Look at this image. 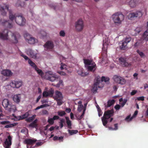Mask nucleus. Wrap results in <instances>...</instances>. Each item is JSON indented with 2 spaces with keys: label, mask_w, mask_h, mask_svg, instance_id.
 I'll list each match as a JSON object with an SVG mask.
<instances>
[{
  "label": "nucleus",
  "mask_w": 148,
  "mask_h": 148,
  "mask_svg": "<svg viewBox=\"0 0 148 148\" xmlns=\"http://www.w3.org/2000/svg\"><path fill=\"white\" fill-rule=\"evenodd\" d=\"M9 6L8 5L4 4L2 6L0 5V11L1 12V14L3 15H5L6 13L5 10L9 11V18L12 21L15 20L16 23L20 26H24L26 23V19L22 15H18L16 14H13L11 10L9 9Z\"/></svg>",
  "instance_id": "nucleus-1"
},
{
  "label": "nucleus",
  "mask_w": 148,
  "mask_h": 148,
  "mask_svg": "<svg viewBox=\"0 0 148 148\" xmlns=\"http://www.w3.org/2000/svg\"><path fill=\"white\" fill-rule=\"evenodd\" d=\"M45 78L51 82H53L57 80L59 77L57 75L56 73L51 71H48L46 72L45 75Z\"/></svg>",
  "instance_id": "nucleus-2"
},
{
  "label": "nucleus",
  "mask_w": 148,
  "mask_h": 148,
  "mask_svg": "<svg viewBox=\"0 0 148 148\" xmlns=\"http://www.w3.org/2000/svg\"><path fill=\"white\" fill-rule=\"evenodd\" d=\"M113 19L115 23H120L124 18V16L122 14L116 13L112 16Z\"/></svg>",
  "instance_id": "nucleus-3"
},
{
  "label": "nucleus",
  "mask_w": 148,
  "mask_h": 148,
  "mask_svg": "<svg viewBox=\"0 0 148 148\" xmlns=\"http://www.w3.org/2000/svg\"><path fill=\"white\" fill-rule=\"evenodd\" d=\"M143 15L141 11H136L135 12H132L130 13L128 15V18L129 19L132 20L135 18H139Z\"/></svg>",
  "instance_id": "nucleus-4"
},
{
  "label": "nucleus",
  "mask_w": 148,
  "mask_h": 148,
  "mask_svg": "<svg viewBox=\"0 0 148 148\" xmlns=\"http://www.w3.org/2000/svg\"><path fill=\"white\" fill-rule=\"evenodd\" d=\"M113 79L115 82L121 85L125 84L126 82V81L124 78L117 75H114Z\"/></svg>",
  "instance_id": "nucleus-5"
},
{
  "label": "nucleus",
  "mask_w": 148,
  "mask_h": 148,
  "mask_svg": "<svg viewBox=\"0 0 148 148\" xmlns=\"http://www.w3.org/2000/svg\"><path fill=\"white\" fill-rule=\"evenodd\" d=\"M44 47L46 50L52 51L54 47V45L52 41L48 40L44 44Z\"/></svg>",
  "instance_id": "nucleus-6"
},
{
  "label": "nucleus",
  "mask_w": 148,
  "mask_h": 148,
  "mask_svg": "<svg viewBox=\"0 0 148 148\" xmlns=\"http://www.w3.org/2000/svg\"><path fill=\"white\" fill-rule=\"evenodd\" d=\"M20 34L17 33H11V38L10 41L14 43H17L18 42V39L20 37Z\"/></svg>",
  "instance_id": "nucleus-7"
},
{
  "label": "nucleus",
  "mask_w": 148,
  "mask_h": 148,
  "mask_svg": "<svg viewBox=\"0 0 148 148\" xmlns=\"http://www.w3.org/2000/svg\"><path fill=\"white\" fill-rule=\"evenodd\" d=\"M22 84L23 82L21 81L13 80L10 83V85L12 87L18 88L22 86Z\"/></svg>",
  "instance_id": "nucleus-8"
},
{
  "label": "nucleus",
  "mask_w": 148,
  "mask_h": 148,
  "mask_svg": "<svg viewBox=\"0 0 148 148\" xmlns=\"http://www.w3.org/2000/svg\"><path fill=\"white\" fill-rule=\"evenodd\" d=\"M84 26L83 22L82 20L79 19L76 22L75 27L77 31H80L82 30Z\"/></svg>",
  "instance_id": "nucleus-9"
},
{
  "label": "nucleus",
  "mask_w": 148,
  "mask_h": 148,
  "mask_svg": "<svg viewBox=\"0 0 148 148\" xmlns=\"http://www.w3.org/2000/svg\"><path fill=\"white\" fill-rule=\"evenodd\" d=\"M131 40V38L130 37H126L123 40L120 48L121 49L124 50L127 48V44Z\"/></svg>",
  "instance_id": "nucleus-10"
},
{
  "label": "nucleus",
  "mask_w": 148,
  "mask_h": 148,
  "mask_svg": "<svg viewBox=\"0 0 148 148\" xmlns=\"http://www.w3.org/2000/svg\"><path fill=\"white\" fill-rule=\"evenodd\" d=\"M9 31L8 29H5L2 32H0V39L3 40H7L8 39V33Z\"/></svg>",
  "instance_id": "nucleus-11"
},
{
  "label": "nucleus",
  "mask_w": 148,
  "mask_h": 148,
  "mask_svg": "<svg viewBox=\"0 0 148 148\" xmlns=\"http://www.w3.org/2000/svg\"><path fill=\"white\" fill-rule=\"evenodd\" d=\"M119 60L121 66L123 67H128L131 65L130 63H129L127 62L126 59L125 58L121 57L119 58Z\"/></svg>",
  "instance_id": "nucleus-12"
},
{
  "label": "nucleus",
  "mask_w": 148,
  "mask_h": 148,
  "mask_svg": "<svg viewBox=\"0 0 148 148\" xmlns=\"http://www.w3.org/2000/svg\"><path fill=\"white\" fill-rule=\"evenodd\" d=\"M12 138L10 135L8 136L7 138L4 142V147L5 148H10L12 145Z\"/></svg>",
  "instance_id": "nucleus-13"
},
{
  "label": "nucleus",
  "mask_w": 148,
  "mask_h": 148,
  "mask_svg": "<svg viewBox=\"0 0 148 148\" xmlns=\"http://www.w3.org/2000/svg\"><path fill=\"white\" fill-rule=\"evenodd\" d=\"M114 113V112L113 110H107L105 112L103 117L106 118L107 119H108L113 115Z\"/></svg>",
  "instance_id": "nucleus-14"
},
{
  "label": "nucleus",
  "mask_w": 148,
  "mask_h": 148,
  "mask_svg": "<svg viewBox=\"0 0 148 148\" xmlns=\"http://www.w3.org/2000/svg\"><path fill=\"white\" fill-rule=\"evenodd\" d=\"M54 93L53 90H49L48 91H44L42 93V96L44 97H47L48 96L52 97Z\"/></svg>",
  "instance_id": "nucleus-15"
},
{
  "label": "nucleus",
  "mask_w": 148,
  "mask_h": 148,
  "mask_svg": "<svg viewBox=\"0 0 148 148\" xmlns=\"http://www.w3.org/2000/svg\"><path fill=\"white\" fill-rule=\"evenodd\" d=\"M101 84L99 81V78H97L96 80V82H95L93 86L92 89L94 91H97V87L99 88H101L103 87V85L101 84L100 85V84Z\"/></svg>",
  "instance_id": "nucleus-16"
},
{
  "label": "nucleus",
  "mask_w": 148,
  "mask_h": 148,
  "mask_svg": "<svg viewBox=\"0 0 148 148\" xmlns=\"http://www.w3.org/2000/svg\"><path fill=\"white\" fill-rule=\"evenodd\" d=\"M37 140L35 138L33 139H27L25 140L24 143L25 144L30 145L32 146L36 142Z\"/></svg>",
  "instance_id": "nucleus-17"
},
{
  "label": "nucleus",
  "mask_w": 148,
  "mask_h": 148,
  "mask_svg": "<svg viewBox=\"0 0 148 148\" xmlns=\"http://www.w3.org/2000/svg\"><path fill=\"white\" fill-rule=\"evenodd\" d=\"M1 24L5 27L11 28L12 27V23L9 22L8 21H5L3 22H1L0 21V24Z\"/></svg>",
  "instance_id": "nucleus-18"
},
{
  "label": "nucleus",
  "mask_w": 148,
  "mask_h": 148,
  "mask_svg": "<svg viewBox=\"0 0 148 148\" xmlns=\"http://www.w3.org/2000/svg\"><path fill=\"white\" fill-rule=\"evenodd\" d=\"M6 110H7L10 113L14 112L16 110V106L14 105L10 104L7 108L6 109Z\"/></svg>",
  "instance_id": "nucleus-19"
},
{
  "label": "nucleus",
  "mask_w": 148,
  "mask_h": 148,
  "mask_svg": "<svg viewBox=\"0 0 148 148\" xmlns=\"http://www.w3.org/2000/svg\"><path fill=\"white\" fill-rule=\"evenodd\" d=\"M1 74L6 76H10L12 75L13 73L11 71L8 69L4 70L1 72Z\"/></svg>",
  "instance_id": "nucleus-20"
},
{
  "label": "nucleus",
  "mask_w": 148,
  "mask_h": 148,
  "mask_svg": "<svg viewBox=\"0 0 148 148\" xmlns=\"http://www.w3.org/2000/svg\"><path fill=\"white\" fill-rule=\"evenodd\" d=\"M2 104L5 110H6V109L7 108L9 107V105L11 104H10L9 100L6 99H4L3 100L2 102Z\"/></svg>",
  "instance_id": "nucleus-21"
},
{
  "label": "nucleus",
  "mask_w": 148,
  "mask_h": 148,
  "mask_svg": "<svg viewBox=\"0 0 148 148\" xmlns=\"http://www.w3.org/2000/svg\"><path fill=\"white\" fill-rule=\"evenodd\" d=\"M21 98L20 94H16L14 95L13 97V100L15 102L18 103L20 101Z\"/></svg>",
  "instance_id": "nucleus-22"
},
{
  "label": "nucleus",
  "mask_w": 148,
  "mask_h": 148,
  "mask_svg": "<svg viewBox=\"0 0 148 148\" xmlns=\"http://www.w3.org/2000/svg\"><path fill=\"white\" fill-rule=\"evenodd\" d=\"M90 65L91 66H88L87 67L88 71H94L96 68V64L95 62H93Z\"/></svg>",
  "instance_id": "nucleus-23"
},
{
  "label": "nucleus",
  "mask_w": 148,
  "mask_h": 148,
  "mask_svg": "<svg viewBox=\"0 0 148 148\" xmlns=\"http://www.w3.org/2000/svg\"><path fill=\"white\" fill-rule=\"evenodd\" d=\"M55 98L57 100H62L63 98L62 95V93L58 91H56L55 92Z\"/></svg>",
  "instance_id": "nucleus-24"
},
{
  "label": "nucleus",
  "mask_w": 148,
  "mask_h": 148,
  "mask_svg": "<svg viewBox=\"0 0 148 148\" xmlns=\"http://www.w3.org/2000/svg\"><path fill=\"white\" fill-rule=\"evenodd\" d=\"M110 79L108 77H106L105 76H102L101 77V80H100V79L99 78V81L101 83V84L103 85V82L104 81L106 82H107V83L109 82Z\"/></svg>",
  "instance_id": "nucleus-25"
},
{
  "label": "nucleus",
  "mask_w": 148,
  "mask_h": 148,
  "mask_svg": "<svg viewBox=\"0 0 148 148\" xmlns=\"http://www.w3.org/2000/svg\"><path fill=\"white\" fill-rule=\"evenodd\" d=\"M77 73L79 75L84 77L86 76L88 74L87 73H85L83 71V70L82 69H80L77 71Z\"/></svg>",
  "instance_id": "nucleus-26"
},
{
  "label": "nucleus",
  "mask_w": 148,
  "mask_h": 148,
  "mask_svg": "<svg viewBox=\"0 0 148 148\" xmlns=\"http://www.w3.org/2000/svg\"><path fill=\"white\" fill-rule=\"evenodd\" d=\"M142 39L145 41H147L148 40V31L146 30L143 34Z\"/></svg>",
  "instance_id": "nucleus-27"
},
{
  "label": "nucleus",
  "mask_w": 148,
  "mask_h": 148,
  "mask_svg": "<svg viewBox=\"0 0 148 148\" xmlns=\"http://www.w3.org/2000/svg\"><path fill=\"white\" fill-rule=\"evenodd\" d=\"M84 62L86 65H90L93 62H94L92 60H89L88 59H83Z\"/></svg>",
  "instance_id": "nucleus-28"
},
{
  "label": "nucleus",
  "mask_w": 148,
  "mask_h": 148,
  "mask_svg": "<svg viewBox=\"0 0 148 148\" xmlns=\"http://www.w3.org/2000/svg\"><path fill=\"white\" fill-rule=\"evenodd\" d=\"M115 102V101L114 99L109 100L107 102V104L106 105L105 104V107L108 108L110 107Z\"/></svg>",
  "instance_id": "nucleus-29"
},
{
  "label": "nucleus",
  "mask_w": 148,
  "mask_h": 148,
  "mask_svg": "<svg viewBox=\"0 0 148 148\" xmlns=\"http://www.w3.org/2000/svg\"><path fill=\"white\" fill-rule=\"evenodd\" d=\"M65 118L66 120V123L68 127L70 129H72L71 121L69 119L68 117H66Z\"/></svg>",
  "instance_id": "nucleus-30"
},
{
  "label": "nucleus",
  "mask_w": 148,
  "mask_h": 148,
  "mask_svg": "<svg viewBox=\"0 0 148 148\" xmlns=\"http://www.w3.org/2000/svg\"><path fill=\"white\" fill-rule=\"evenodd\" d=\"M37 40L34 37H32L27 41L31 44H33L37 42Z\"/></svg>",
  "instance_id": "nucleus-31"
},
{
  "label": "nucleus",
  "mask_w": 148,
  "mask_h": 148,
  "mask_svg": "<svg viewBox=\"0 0 148 148\" xmlns=\"http://www.w3.org/2000/svg\"><path fill=\"white\" fill-rule=\"evenodd\" d=\"M34 69L35 71L37 72V73L41 76V77H43L44 75V73L43 72L42 70L39 69L37 67L36 68Z\"/></svg>",
  "instance_id": "nucleus-32"
},
{
  "label": "nucleus",
  "mask_w": 148,
  "mask_h": 148,
  "mask_svg": "<svg viewBox=\"0 0 148 148\" xmlns=\"http://www.w3.org/2000/svg\"><path fill=\"white\" fill-rule=\"evenodd\" d=\"M129 4L132 8H134L136 5V1L135 0H131L129 2Z\"/></svg>",
  "instance_id": "nucleus-33"
},
{
  "label": "nucleus",
  "mask_w": 148,
  "mask_h": 148,
  "mask_svg": "<svg viewBox=\"0 0 148 148\" xmlns=\"http://www.w3.org/2000/svg\"><path fill=\"white\" fill-rule=\"evenodd\" d=\"M29 115L28 112H26L24 114L19 116L20 120H23L28 117Z\"/></svg>",
  "instance_id": "nucleus-34"
},
{
  "label": "nucleus",
  "mask_w": 148,
  "mask_h": 148,
  "mask_svg": "<svg viewBox=\"0 0 148 148\" xmlns=\"http://www.w3.org/2000/svg\"><path fill=\"white\" fill-rule=\"evenodd\" d=\"M28 63L30 65L34 68V69L37 67L35 64L30 59H29Z\"/></svg>",
  "instance_id": "nucleus-35"
},
{
  "label": "nucleus",
  "mask_w": 148,
  "mask_h": 148,
  "mask_svg": "<svg viewBox=\"0 0 148 148\" xmlns=\"http://www.w3.org/2000/svg\"><path fill=\"white\" fill-rule=\"evenodd\" d=\"M68 132L71 135L76 134L78 132V131L77 130H68Z\"/></svg>",
  "instance_id": "nucleus-36"
},
{
  "label": "nucleus",
  "mask_w": 148,
  "mask_h": 148,
  "mask_svg": "<svg viewBox=\"0 0 148 148\" xmlns=\"http://www.w3.org/2000/svg\"><path fill=\"white\" fill-rule=\"evenodd\" d=\"M136 52L141 58H145L146 57V56L144 53L142 51H140L138 49L137 50Z\"/></svg>",
  "instance_id": "nucleus-37"
},
{
  "label": "nucleus",
  "mask_w": 148,
  "mask_h": 148,
  "mask_svg": "<svg viewBox=\"0 0 148 148\" xmlns=\"http://www.w3.org/2000/svg\"><path fill=\"white\" fill-rule=\"evenodd\" d=\"M24 37L26 41H27L32 37L31 36L27 33H25L24 35Z\"/></svg>",
  "instance_id": "nucleus-38"
},
{
  "label": "nucleus",
  "mask_w": 148,
  "mask_h": 148,
  "mask_svg": "<svg viewBox=\"0 0 148 148\" xmlns=\"http://www.w3.org/2000/svg\"><path fill=\"white\" fill-rule=\"evenodd\" d=\"M39 34L40 35V36L41 38H43L44 37H45L47 35L46 32L43 30H41L40 31Z\"/></svg>",
  "instance_id": "nucleus-39"
},
{
  "label": "nucleus",
  "mask_w": 148,
  "mask_h": 148,
  "mask_svg": "<svg viewBox=\"0 0 148 148\" xmlns=\"http://www.w3.org/2000/svg\"><path fill=\"white\" fill-rule=\"evenodd\" d=\"M107 119H106V118H105L103 117L101 118V120L103 124L105 126H106V125L108 123Z\"/></svg>",
  "instance_id": "nucleus-40"
},
{
  "label": "nucleus",
  "mask_w": 148,
  "mask_h": 148,
  "mask_svg": "<svg viewBox=\"0 0 148 148\" xmlns=\"http://www.w3.org/2000/svg\"><path fill=\"white\" fill-rule=\"evenodd\" d=\"M35 115H34L31 117H29L26 119V121L27 122H30L34 120V118L36 117Z\"/></svg>",
  "instance_id": "nucleus-41"
},
{
  "label": "nucleus",
  "mask_w": 148,
  "mask_h": 148,
  "mask_svg": "<svg viewBox=\"0 0 148 148\" xmlns=\"http://www.w3.org/2000/svg\"><path fill=\"white\" fill-rule=\"evenodd\" d=\"M58 115L60 116H62L66 114L65 112L63 110H60L58 112Z\"/></svg>",
  "instance_id": "nucleus-42"
},
{
  "label": "nucleus",
  "mask_w": 148,
  "mask_h": 148,
  "mask_svg": "<svg viewBox=\"0 0 148 148\" xmlns=\"http://www.w3.org/2000/svg\"><path fill=\"white\" fill-rule=\"evenodd\" d=\"M27 53L28 55H29L31 56H34L33 51L30 49H29L27 50Z\"/></svg>",
  "instance_id": "nucleus-43"
},
{
  "label": "nucleus",
  "mask_w": 148,
  "mask_h": 148,
  "mask_svg": "<svg viewBox=\"0 0 148 148\" xmlns=\"http://www.w3.org/2000/svg\"><path fill=\"white\" fill-rule=\"evenodd\" d=\"M60 65L61 66L60 67V69L61 70H63L64 69L66 70V66L63 63H61Z\"/></svg>",
  "instance_id": "nucleus-44"
},
{
  "label": "nucleus",
  "mask_w": 148,
  "mask_h": 148,
  "mask_svg": "<svg viewBox=\"0 0 148 148\" xmlns=\"http://www.w3.org/2000/svg\"><path fill=\"white\" fill-rule=\"evenodd\" d=\"M61 85H63V82L62 80L60 79L59 82L55 85V86L58 88L60 87Z\"/></svg>",
  "instance_id": "nucleus-45"
},
{
  "label": "nucleus",
  "mask_w": 148,
  "mask_h": 148,
  "mask_svg": "<svg viewBox=\"0 0 148 148\" xmlns=\"http://www.w3.org/2000/svg\"><path fill=\"white\" fill-rule=\"evenodd\" d=\"M16 125V124L15 123L10 124L9 125H7L5 126V128H8L9 127H14Z\"/></svg>",
  "instance_id": "nucleus-46"
},
{
  "label": "nucleus",
  "mask_w": 148,
  "mask_h": 148,
  "mask_svg": "<svg viewBox=\"0 0 148 148\" xmlns=\"http://www.w3.org/2000/svg\"><path fill=\"white\" fill-rule=\"evenodd\" d=\"M127 99H124L122 103H120L121 106L122 107H123L127 102Z\"/></svg>",
  "instance_id": "nucleus-47"
},
{
  "label": "nucleus",
  "mask_w": 148,
  "mask_h": 148,
  "mask_svg": "<svg viewBox=\"0 0 148 148\" xmlns=\"http://www.w3.org/2000/svg\"><path fill=\"white\" fill-rule=\"evenodd\" d=\"M48 122L51 125H52L54 123V120L53 118H49L48 120Z\"/></svg>",
  "instance_id": "nucleus-48"
},
{
  "label": "nucleus",
  "mask_w": 148,
  "mask_h": 148,
  "mask_svg": "<svg viewBox=\"0 0 148 148\" xmlns=\"http://www.w3.org/2000/svg\"><path fill=\"white\" fill-rule=\"evenodd\" d=\"M85 112V110H84V111H83L81 115H80L79 117L78 118H77V120H80L82 119V118H83V116L84 115Z\"/></svg>",
  "instance_id": "nucleus-49"
},
{
  "label": "nucleus",
  "mask_w": 148,
  "mask_h": 148,
  "mask_svg": "<svg viewBox=\"0 0 148 148\" xmlns=\"http://www.w3.org/2000/svg\"><path fill=\"white\" fill-rule=\"evenodd\" d=\"M140 44H141V42H140V41L138 40L135 43L134 46L135 47H136L139 46Z\"/></svg>",
  "instance_id": "nucleus-50"
},
{
  "label": "nucleus",
  "mask_w": 148,
  "mask_h": 148,
  "mask_svg": "<svg viewBox=\"0 0 148 148\" xmlns=\"http://www.w3.org/2000/svg\"><path fill=\"white\" fill-rule=\"evenodd\" d=\"M83 108V106L82 104L79 105L77 108V110L79 111H81Z\"/></svg>",
  "instance_id": "nucleus-51"
},
{
  "label": "nucleus",
  "mask_w": 148,
  "mask_h": 148,
  "mask_svg": "<svg viewBox=\"0 0 148 148\" xmlns=\"http://www.w3.org/2000/svg\"><path fill=\"white\" fill-rule=\"evenodd\" d=\"M29 127H32V128H34L36 127L37 126V124H35L34 123H33V122L30 123L29 125Z\"/></svg>",
  "instance_id": "nucleus-52"
},
{
  "label": "nucleus",
  "mask_w": 148,
  "mask_h": 148,
  "mask_svg": "<svg viewBox=\"0 0 148 148\" xmlns=\"http://www.w3.org/2000/svg\"><path fill=\"white\" fill-rule=\"evenodd\" d=\"M138 113V111H137V110L135 111L133 116L131 117V118H130V120H131L133 119V118L134 117H135V116H136V115Z\"/></svg>",
  "instance_id": "nucleus-53"
},
{
  "label": "nucleus",
  "mask_w": 148,
  "mask_h": 148,
  "mask_svg": "<svg viewBox=\"0 0 148 148\" xmlns=\"http://www.w3.org/2000/svg\"><path fill=\"white\" fill-rule=\"evenodd\" d=\"M60 35L61 36L64 37L65 36V33L64 31L62 30L60 32Z\"/></svg>",
  "instance_id": "nucleus-54"
},
{
  "label": "nucleus",
  "mask_w": 148,
  "mask_h": 148,
  "mask_svg": "<svg viewBox=\"0 0 148 148\" xmlns=\"http://www.w3.org/2000/svg\"><path fill=\"white\" fill-rule=\"evenodd\" d=\"M0 123L2 125L7 124H10V122L8 121H3L1 122Z\"/></svg>",
  "instance_id": "nucleus-55"
},
{
  "label": "nucleus",
  "mask_w": 148,
  "mask_h": 148,
  "mask_svg": "<svg viewBox=\"0 0 148 148\" xmlns=\"http://www.w3.org/2000/svg\"><path fill=\"white\" fill-rule=\"evenodd\" d=\"M121 106L118 104H117L114 106V108L116 110H118L120 109Z\"/></svg>",
  "instance_id": "nucleus-56"
},
{
  "label": "nucleus",
  "mask_w": 148,
  "mask_h": 148,
  "mask_svg": "<svg viewBox=\"0 0 148 148\" xmlns=\"http://www.w3.org/2000/svg\"><path fill=\"white\" fill-rule=\"evenodd\" d=\"M57 73L62 75H65L66 74L64 72L62 71H58Z\"/></svg>",
  "instance_id": "nucleus-57"
},
{
  "label": "nucleus",
  "mask_w": 148,
  "mask_h": 148,
  "mask_svg": "<svg viewBox=\"0 0 148 148\" xmlns=\"http://www.w3.org/2000/svg\"><path fill=\"white\" fill-rule=\"evenodd\" d=\"M21 56L23 57L26 60H28L29 59H29L27 56L23 54H21Z\"/></svg>",
  "instance_id": "nucleus-58"
},
{
  "label": "nucleus",
  "mask_w": 148,
  "mask_h": 148,
  "mask_svg": "<svg viewBox=\"0 0 148 148\" xmlns=\"http://www.w3.org/2000/svg\"><path fill=\"white\" fill-rule=\"evenodd\" d=\"M137 100L138 101H143L144 100V97L143 96L137 98Z\"/></svg>",
  "instance_id": "nucleus-59"
},
{
  "label": "nucleus",
  "mask_w": 148,
  "mask_h": 148,
  "mask_svg": "<svg viewBox=\"0 0 148 148\" xmlns=\"http://www.w3.org/2000/svg\"><path fill=\"white\" fill-rule=\"evenodd\" d=\"M62 100H57V104L59 106H60L62 104Z\"/></svg>",
  "instance_id": "nucleus-60"
},
{
  "label": "nucleus",
  "mask_w": 148,
  "mask_h": 148,
  "mask_svg": "<svg viewBox=\"0 0 148 148\" xmlns=\"http://www.w3.org/2000/svg\"><path fill=\"white\" fill-rule=\"evenodd\" d=\"M137 92V91L136 90H133L132 91V92L131 93V95L132 96L134 95H135L136 92Z\"/></svg>",
  "instance_id": "nucleus-61"
},
{
  "label": "nucleus",
  "mask_w": 148,
  "mask_h": 148,
  "mask_svg": "<svg viewBox=\"0 0 148 148\" xmlns=\"http://www.w3.org/2000/svg\"><path fill=\"white\" fill-rule=\"evenodd\" d=\"M63 137L61 136L60 137L58 136V140H59L60 142L62 141L63 140Z\"/></svg>",
  "instance_id": "nucleus-62"
},
{
  "label": "nucleus",
  "mask_w": 148,
  "mask_h": 148,
  "mask_svg": "<svg viewBox=\"0 0 148 148\" xmlns=\"http://www.w3.org/2000/svg\"><path fill=\"white\" fill-rule=\"evenodd\" d=\"M42 145V142H39L37 143L35 145V147H38Z\"/></svg>",
  "instance_id": "nucleus-63"
},
{
  "label": "nucleus",
  "mask_w": 148,
  "mask_h": 148,
  "mask_svg": "<svg viewBox=\"0 0 148 148\" xmlns=\"http://www.w3.org/2000/svg\"><path fill=\"white\" fill-rule=\"evenodd\" d=\"M54 121L56 120H57L59 119V117L58 116H54L52 118Z\"/></svg>",
  "instance_id": "nucleus-64"
}]
</instances>
